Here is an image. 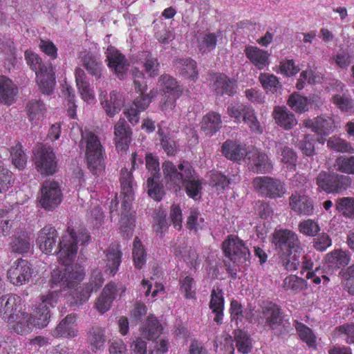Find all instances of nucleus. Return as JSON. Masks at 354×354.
Segmentation results:
<instances>
[{"instance_id":"f257e3e1","label":"nucleus","mask_w":354,"mask_h":354,"mask_svg":"<svg viewBox=\"0 0 354 354\" xmlns=\"http://www.w3.org/2000/svg\"><path fill=\"white\" fill-rule=\"evenodd\" d=\"M68 234L63 236L62 241L57 244V230L50 225L45 226L39 232L37 243L40 250L45 254H50L56 248L55 253L62 266L53 270L51 281L55 285L60 284L61 286L75 288V292L73 294L77 297L75 303L82 304L88 298V291L82 293L77 288L84 277V270L80 266L71 265L76 256L77 245L80 239L73 230L68 227Z\"/></svg>"},{"instance_id":"f03ea898","label":"nucleus","mask_w":354,"mask_h":354,"mask_svg":"<svg viewBox=\"0 0 354 354\" xmlns=\"http://www.w3.org/2000/svg\"><path fill=\"white\" fill-rule=\"evenodd\" d=\"M165 179L177 188L183 186L188 197L196 201L201 198L205 180L188 162H183L176 168L173 164L163 165Z\"/></svg>"},{"instance_id":"7ed1b4c3","label":"nucleus","mask_w":354,"mask_h":354,"mask_svg":"<svg viewBox=\"0 0 354 354\" xmlns=\"http://www.w3.org/2000/svg\"><path fill=\"white\" fill-rule=\"evenodd\" d=\"M25 57L30 68L35 71L37 84L43 93L50 95L55 85V77L50 63L44 64L35 53L26 50Z\"/></svg>"},{"instance_id":"20e7f679","label":"nucleus","mask_w":354,"mask_h":354,"mask_svg":"<svg viewBox=\"0 0 354 354\" xmlns=\"http://www.w3.org/2000/svg\"><path fill=\"white\" fill-rule=\"evenodd\" d=\"M351 183L349 176L334 172L322 171L316 178L318 189L327 194L341 193L350 187Z\"/></svg>"},{"instance_id":"39448f33","label":"nucleus","mask_w":354,"mask_h":354,"mask_svg":"<svg viewBox=\"0 0 354 354\" xmlns=\"http://www.w3.org/2000/svg\"><path fill=\"white\" fill-rule=\"evenodd\" d=\"M272 243L279 254L303 251L298 235L290 230H275L272 234Z\"/></svg>"},{"instance_id":"423d86ee","label":"nucleus","mask_w":354,"mask_h":354,"mask_svg":"<svg viewBox=\"0 0 354 354\" xmlns=\"http://www.w3.org/2000/svg\"><path fill=\"white\" fill-rule=\"evenodd\" d=\"M252 185L255 191L262 197L274 199L282 197L286 193V188L281 180L270 176L256 177Z\"/></svg>"},{"instance_id":"0eeeda50","label":"nucleus","mask_w":354,"mask_h":354,"mask_svg":"<svg viewBox=\"0 0 354 354\" xmlns=\"http://www.w3.org/2000/svg\"><path fill=\"white\" fill-rule=\"evenodd\" d=\"M225 257L235 262L243 259L246 261L250 256L249 249L243 240L234 234H230L222 243Z\"/></svg>"},{"instance_id":"6e6552de","label":"nucleus","mask_w":354,"mask_h":354,"mask_svg":"<svg viewBox=\"0 0 354 354\" xmlns=\"http://www.w3.org/2000/svg\"><path fill=\"white\" fill-rule=\"evenodd\" d=\"M133 83L136 89L142 91V94L133 101L130 108L124 111L126 117L133 125L138 122L139 113L141 111H144L149 106L151 101V97L149 95H144L142 93L145 86L144 79L142 80H134Z\"/></svg>"},{"instance_id":"1a4fd4ad","label":"nucleus","mask_w":354,"mask_h":354,"mask_svg":"<svg viewBox=\"0 0 354 354\" xmlns=\"http://www.w3.org/2000/svg\"><path fill=\"white\" fill-rule=\"evenodd\" d=\"M119 291H120V296H122L126 291V287L123 285L118 286L113 281L108 283L95 300L94 308L100 313H105L111 308L113 301L116 298L117 293Z\"/></svg>"},{"instance_id":"9d476101","label":"nucleus","mask_w":354,"mask_h":354,"mask_svg":"<svg viewBox=\"0 0 354 354\" xmlns=\"http://www.w3.org/2000/svg\"><path fill=\"white\" fill-rule=\"evenodd\" d=\"M62 194L59 185L55 181H46L42 185L39 203L45 209L50 211L61 203Z\"/></svg>"},{"instance_id":"9b49d317","label":"nucleus","mask_w":354,"mask_h":354,"mask_svg":"<svg viewBox=\"0 0 354 354\" xmlns=\"http://www.w3.org/2000/svg\"><path fill=\"white\" fill-rule=\"evenodd\" d=\"M57 299L58 293L56 291L41 297V302L37 308L36 317H33L35 326L44 328L48 325L50 318L49 307H54L57 303Z\"/></svg>"},{"instance_id":"f8f14e48","label":"nucleus","mask_w":354,"mask_h":354,"mask_svg":"<svg viewBox=\"0 0 354 354\" xmlns=\"http://www.w3.org/2000/svg\"><path fill=\"white\" fill-rule=\"evenodd\" d=\"M7 275L11 283L21 286L29 281L32 277L31 266L26 260L17 259L8 270Z\"/></svg>"},{"instance_id":"ddd939ff","label":"nucleus","mask_w":354,"mask_h":354,"mask_svg":"<svg viewBox=\"0 0 354 354\" xmlns=\"http://www.w3.org/2000/svg\"><path fill=\"white\" fill-rule=\"evenodd\" d=\"M22 310L20 297L8 294L0 298V316L5 321L11 324L15 316Z\"/></svg>"},{"instance_id":"4468645a","label":"nucleus","mask_w":354,"mask_h":354,"mask_svg":"<svg viewBox=\"0 0 354 354\" xmlns=\"http://www.w3.org/2000/svg\"><path fill=\"white\" fill-rule=\"evenodd\" d=\"M262 316L257 317L259 324L265 323L272 329L281 326L283 321L281 308L273 302H268L261 307Z\"/></svg>"},{"instance_id":"2eb2a0df","label":"nucleus","mask_w":354,"mask_h":354,"mask_svg":"<svg viewBox=\"0 0 354 354\" xmlns=\"http://www.w3.org/2000/svg\"><path fill=\"white\" fill-rule=\"evenodd\" d=\"M121 196H122V206L127 209L130 206V203L133 200V177L132 172L127 168H122L120 171Z\"/></svg>"},{"instance_id":"dca6fc26","label":"nucleus","mask_w":354,"mask_h":354,"mask_svg":"<svg viewBox=\"0 0 354 354\" xmlns=\"http://www.w3.org/2000/svg\"><path fill=\"white\" fill-rule=\"evenodd\" d=\"M107 59L109 67L120 79H124L129 69V64L125 57L113 47L107 50Z\"/></svg>"},{"instance_id":"f3484780","label":"nucleus","mask_w":354,"mask_h":354,"mask_svg":"<svg viewBox=\"0 0 354 354\" xmlns=\"http://www.w3.org/2000/svg\"><path fill=\"white\" fill-rule=\"evenodd\" d=\"M106 273L114 276L118 271L122 262V253L118 243H112L106 251Z\"/></svg>"},{"instance_id":"a211bd4d","label":"nucleus","mask_w":354,"mask_h":354,"mask_svg":"<svg viewBox=\"0 0 354 354\" xmlns=\"http://www.w3.org/2000/svg\"><path fill=\"white\" fill-rule=\"evenodd\" d=\"M223 155H260L257 149L253 146H246L236 140H227L221 146Z\"/></svg>"},{"instance_id":"6ab92c4d","label":"nucleus","mask_w":354,"mask_h":354,"mask_svg":"<svg viewBox=\"0 0 354 354\" xmlns=\"http://www.w3.org/2000/svg\"><path fill=\"white\" fill-rule=\"evenodd\" d=\"M291 209L299 214L311 215L314 211L313 202L308 196L292 194L289 198Z\"/></svg>"},{"instance_id":"aec40b11","label":"nucleus","mask_w":354,"mask_h":354,"mask_svg":"<svg viewBox=\"0 0 354 354\" xmlns=\"http://www.w3.org/2000/svg\"><path fill=\"white\" fill-rule=\"evenodd\" d=\"M224 305L225 299L222 290L219 288H217L216 290L214 288L211 291L209 307L212 310V313L215 315L214 321L218 325H221L223 323Z\"/></svg>"},{"instance_id":"412c9836","label":"nucleus","mask_w":354,"mask_h":354,"mask_svg":"<svg viewBox=\"0 0 354 354\" xmlns=\"http://www.w3.org/2000/svg\"><path fill=\"white\" fill-rule=\"evenodd\" d=\"M304 125L312 131L319 135H328L334 127V122L332 118L318 116L314 120H306L304 121Z\"/></svg>"},{"instance_id":"4be33fe9","label":"nucleus","mask_w":354,"mask_h":354,"mask_svg":"<svg viewBox=\"0 0 354 354\" xmlns=\"http://www.w3.org/2000/svg\"><path fill=\"white\" fill-rule=\"evenodd\" d=\"M236 81L223 73L217 75L214 77L213 88L217 95H234L236 92Z\"/></svg>"},{"instance_id":"5701e85b","label":"nucleus","mask_w":354,"mask_h":354,"mask_svg":"<svg viewBox=\"0 0 354 354\" xmlns=\"http://www.w3.org/2000/svg\"><path fill=\"white\" fill-rule=\"evenodd\" d=\"M272 116L275 122L285 130H290L297 124L295 115L285 106H275Z\"/></svg>"},{"instance_id":"b1692460","label":"nucleus","mask_w":354,"mask_h":354,"mask_svg":"<svg viewBox=\"0 0 354 354\" xmlns=\"http://www.w3.org/2000/svg\"><path fill=\"white\" fill-rule=\"evenodd\" d=\"M11 323H13L12 330L21 335L30 333L35 326L33 317L22 310L15 316L14 321H12Z\"/></svg>"},{"instance_id":"393cba45","label":"nucleus","mask_w":354,"mask_h":354,"mask_svg":"<svg viewBox=\"0 0 354 354\" xmlns=\"http://www.w3.org/2000/svg\"><path fill=\"white\" fill-rule=\"evenodd\" d=\"M246 57L259 70L269 64V54L255 46H246L244 50Z\"/></svg>"},{"instance_id":"a878e982","label":"nucleus","mask_w":354,"mask_h":354,"mask_svg":"<svg viewBox=\"0 0 354 354\" xmlns=\"http://www.w3.org/2000/svg\"><path fill=\"white\" fill-rule=\"evenodd\" d=\"M222 127L221 115L216 112H209L203 116L201 122V130L206 136H212Z\"/></svg>"},{"instance_id":"bb28decb","label":"nucleus","mask_w":354,"mask_h":354,"mask_svg":"<svg viewBox=\"0 0 354 354\" xmlns=\"http://www.w3.org/2000/svg\"><path fill=\"white\" fill-rule=\"evenodd\" d=\"M101 104L106 114L110 117H113L124 106V98L122 94L113 91L110 93L109 100H105L104 101L101 100Z\"/></svg>"},{"instance_id":"cd10ccee","label":"nucleus","mask_w":354,"mask_h":354,"mask_svg":"<svg viewBox=\"0 0 354 354\" xmlns=\"http://www.w3.org/2000/svg\"><path fill=\"white\" fill-rule=\"evenodd\" d=\"M176 70L184 77L194 80L198 77L196 62L190 58H176L174 61Z\"/></svg>"},{"instance_id":"c85d7f7f","label":"nucleus","mask_w":354,"mask_h":354,"mask_svg":"<svg viewBox=\"0 0 354 354\" xmlns=\"http://www.w3.org/2000/svg\"><path fill=\"white\" fill-rule=\"evenodd\" d=\"M36 168L41 175H53L57 171V161L55 156H34Z\"/></svg>"},{"instance_id":"c756f323","label":"nucleus","mask_w":354,"mask_h":354,"mask_svg":"<svg viewBox=\"0 0 354 354\" xmlns=\"http://www.w3.org/2000/svg\"><path fill=\"white\" fill-rule=\"evenodd\" d=\"M162 327L159 320L154 316H149L141 328V335L148 340L158 338L162 333Z\"/></svg>"},{"instance_id":"7c9ffc66","label":"nucleus","mask_w":354,"mask_h":354,"mask_svg":"<svg viewBox=\"0 0 354 354\" xmlns=\"http://www.w3.org/2000/svg\"><path fill=\"white\" fill-rule=\"evenodd\" d=\"M17 93V88L12 80L6 77H0V102L10 104L14 102Z\"/></svg>"},{"instance_id":"2f4dec72","label":"nucleus","mask_w":354,"mask_h":354,"mask_svg":"<svg viewBox=\"0 0 354 354\" xmlns=\"http://www.w3.org/2000/svg\"><path fill=\"white\" fill-rule=\"evenodd\" d=\"M75 317L73 315H68L62 319L54 331V336L62 337H73L77 335L75 328Z\"/></svg>"},{"instance_id":"473e14b6","label":"nucleus","mask_w":354,"mask_h":354,"mask_svg":"<svg viewBox=\"0 0 354 354\" xmlns=\"http://www.w3.org/2000/svg\"><path fill=\"white\" fill-rule=\"evenodd\" d=\"M140 61L143 64L146 73L151 77L158 75L160 63L150 52L143 51L139 56Z\"/></svg>"},{"instance_id":"72a5a7b5","label":"nucleus","mask_w":354,"mask_h":354,"mask_svg":"<svg viewBox=\"0 0 354 354\" xmlns=\"http://www.w3.org/2000/svg\"><path fill=\"white\" fill-rule=\"evenodd\" d=\"M160 175H153L147 179L148 195L156 201H160L165 194L164 188L160 181Z\"/></svg>"},{"instance_id":"f704fd0d","label":"nucleus","mask_w":354,"mask_h":354,"mask_svg":"<svg viewBox=\"0 0 354 354\" xmlns=\"http://www.w3.org/2000/svg\"><path fill=\"white\" fill-rule=\"evenodd\" d=\"M26 109L30 120L35 124L43 119L46 110L45 104L39 100H31Z\"/></svg>"},{"instance_id":"c9c22d12","label":"nucleus","mask_w":354,"mask_h":354,"mask_svg":"<svg viewBox=\"0 0 354 354\" xmlns=\"http://www.w3.org/2000/svg\"><path fill=\"white\" fill-rule=\"evenodd\" d=\"M295 328L299 338L306 344L308 348H316L317 338L311 328L298 322H296Z\"/></svg>"},{"instance_id":"e433bc0d","label":"nucleus","mask_w":354,"mask_h":354,"mask_svg":"<svg viewBox=\"0 0 354 354\" xmlns=\"http://www.w3.org/2000/svg\"><path fill=\"white\" fill-rule=\"evenodd\" d=\"M250 169L256 173L265 174L270 172L272 169V165L268 159V156H248Z\"/></svg>"},{"instance_id":"4c0bfd02","label":"nucleus","mask_w":354,"mask_h":354,"mask_svg":"<svg viewBox=\"0 0 354 354\" xmlns=\"http://www.w3.org/2000/svg\"><path fill=\"white\" fill-rule=\"evenodd\" d=\"M234 341L239 352L248 354L252 348V339L250 335L242 330L234 331Z\"/></svg>"},{"instance_id":"58836bf2","label":"nucleus","mask_w":354,"mask_h":354,"mask_svg":"<svg viewBox=\"0 0 354 354\" xmlns=\"http://www.w3.org/2000/svg\"><path fill=\"white\" fill-rule=\"evenodd\" d=\"M250 106L241 102H233L228 105L227 113L234 122L240 124Z\"/></svg>"},{"instance_id":"ea45409f","label":"nucleus","mask_w":354,"mask_h":354,"mask_svg":"<svg viewBox=\"0 0 354 354\" xmlns=\"http://www.w3.org/2000/svg\"><path fill=\"white\" fill-rule=\"evenodd\" d=\"M132 257L136 268L141 269L146 263L147 253L138 237L133 241Z\"/></svg>"},{"instance_id":"a19ab883","label":"nucleus","mask_w":354,"mask_h":354,"mask_svg":"<svg viewBox=\"0 0 354 354\" xmlns=\"http://www.w3.org/2000/svg\"><path fill=\"white\" fill-rule=\"evenodd\" d=\"M105 170L104 156H90V172L95 176L96 184L102 181Z\"/></svg>"},{"instance_id":"79ce46f5","label":"nucleus","mask_w":354,"mask_h":354,"mask_svg":"<svg viewBox=\"0 0 354 354\" xmlns=\"http://www.w3.org/2000/svg\"><path fill=\"white\" fill-rule=\"evenodd\" d=\"M158 82L165 93L181 94L182 93V89L177 81L170 75H162L158 80Z\"/></svg>"},{"instance_id":"37998d69","label":"nucleus","mask_w":354,"mask_h":354,"mask_svg":"<svg viewBox=\"0 0 354 354\" xmlns=\"http://www.w3.org/2000/svg\"><path fill=\"white\" fill-rule=\"evenodd\" d=\"M259 80L266 92L274 93L281 88V84L277 77L273 74L266 73H261L259 77Z\"/></svg>"},{"instance_id":"c03bdc74","label":"nucleus","mask_w":354,"mask_h":354,"mask_svg":"<svg viewBox=\"0 0 354 354\" xmlns=\"http://www.w3.org/2000/svg\"><path fill=\"white\" fill-rule=\"evenodd\" d=\"M180 291L187 299L196 298V286L194 278L190 276L180 277L179 279Z\"/></svg>"},{"instance_id":"a18cd8bd","label":"nucleus","mask_w":354,"mask_h":354,"mask_svg":"<svg viewBox=\"0 0 354 354\" xmlns=\"http://www.w3.org/2000/svg\"><path fill=\"white\" fill-rule=\"evenodd\" d=\"M350 259L348 252L342 250H335L327 254L328 262L337 268L347 266Z\"/></svg>"},{"instance_id":"49530a36","label":"nucleus","mask_w":354,"mask_h":354,"mask_svg":"<svg viewBox=\"0 0 354 354\" xmlns=\"http://www.w3.org/2000/svg\"><path fill=\"white\" fill-rule=\"evenodd\" d=\"M282 286L286 290L297 293L306 287V281L301 277L291 274L284 279Z\"/></svg>"},{"instance_id":"de8ad7c7","label":"nucleus","mask_w":354,"mask_h":354,"mask_svg":"<svg viewBox=\"0 0 354 354\" xmlns=\"http://www.w3.org/2000/svg\"><path fill=\"white\" fill-rule=\"evenodd\" d=\"M30 239L25 232L15 237L11 243L12 251L19 254L28 253L30 250Z\"/></svg>"},{"instance_id":"09e8293b","label":"nucleus","mask_w":354,"mask_h":354,"mask_svg":"<svg viewBox=\"0 0 354 354\" xmlns=\"http://www.w3.org/2000/svg\"><path fill=\"white\" fill-rule=\"evenodd\" d=\"M337 210L348 218H354V198L342 197L336 201Z\"/></svg>"},{"instance_id":"8fccbe9b","label":"nucleus","mask_w":354,"mask_h":354,"mask_svg":"<svg viewBox=\"0 0 354 354\" xmlns=\"http://www.w3.org/2000/svg\"><path fill=\"white\" fill-rule=\"evenodd\" d=\"M75 80L80 93L84 101L88 100V82L86 73L81 68L75 69Z\"/></svg>"},{"instance_id":"3c124183","label":"nucleus","mask_w":354,"mask_h":354,"mask_svg":"<svg viewBox=\"0 0 354 354\" xmlns=\"http://www.w3.org/2000/svg\"><path fill=\"white\" fill-rule=\"evenodd\" d=\"M308 100L297 93H293L289 96L288 106L297 113H304L308 111Z\"/></svg>"},{"instance_id":"603ef678","label":"nucleus","mask_w":354,"mask_h":354,"mask_svg":"<svg viewBox=\"0 0 354 354\" xmlns=\"http://www.w3.org/2000/svg\"><path fill=\"white\" fill-rule=\"evenodd\" d=\"M204 218L201 216L200 212L196 209H192L187 219L186 227L189 231L196 232L204 227Z\"/></svg>"},{"instance_id":"864d4df0","label":"nucleus","mask_w":354,"mask_h":354,"mask_svg":"<svg viewBox=\"0 0 354 354\" xmlns=\"http://www.w3.org/2000/svg\"><path fill=\"white\" fill-rule=\"evenodd\" d=\"M242 121L248 126V128L252 132L259 134L263 133V128L257 119L255 111L252 106L250 107Z\"/></svg>"},{"instance_id":"5fc2aeb1","label":"nucleus","mask_w":354,"mask_h":354,"mask_svg":"<svg viewBox=\"0 0 354 354\" xmlns=\"http://www.w3.org/2000/svg\"><path fill=\"white\" fill-rule=\"evenodd\" d=\"M217 43V37L214 33H207L204 35L198 40V49L202 53H206L214 50Z\"/></svg>"},{"instance_id":"6e6d98bb","label":"nucleus","mask_w":354,"mask_h":354,"mask_svg":"<svg viewBox=\"0 0 354 354\" xmlns=\"http://www.w3.org/2000/svg\"><path fill=\"white\" fill-rule=\"evenodd\" d=\"M230 314L232 322L236 326L242 324L244 319V310L241 304L237 300L233 299L230 302Z\"/></svg>"},{"instance_id":"4d7b16f0","label":"nucleus","mask_w":354,"mask_h":354,"mask_svg":"<svg viewBox=\"0 0 354 354\" xmlns=\"http://www.w3.org/2000/svg\"><path fill=\"white\" fill-rule=\"evenodd\" d=\"M298 228L300 233L307 236H315L320 231L319 224L313 219L300 222Z\"/></svg>"},{"instance_id":"13d9d810","label":"nucleus","mask_w":354,"mask_h":354,"mask_svg":"<svg viewBox=\"0 0 354 354\" xmlns=\"http://www.w3.org/2000/svg\"><path fill=\"white\" fill-rule=\"evenodd\" d=\"M327 145L328 147L338 152L354 153V149L351 145L339 138H330L328 140Z\"/></svg>"},{"instance_id":"bf43d9fd","label":"nucleus","mask_w":354,"mask_h":354,"mask_svg":"<svg viewBox=\"0 0 354 354\" xmlns=\"http://www.w3.org/2000/svg\"><path fill=\"white\" fill-rule=\"evenodd\" d=\"M336 164L339 171L348 174H354V156H338Z\"/></svg>"},{"instance_id":"052dcab7","label":"nucleus","mask_w":354,"mask_h":354,"mask_svg":"<svg viewBox=\"0 0 354 354\" xmlns=\"http://www.w3.org/2000/svg\"><path fill=\"white\" fill-rule=\"evenodd\" d=\"M163 124V122H161L160 124H158V133L160 138V144L164 151L167 153V155H172L174 152H175L176 144L175 141L168 138L162 129V126Z\"/></svg>"},{"instance_id":"680f3d73","label":"nucleus","mask_w":354,"mask_h":354,"mask_svg":"<svg viewBox=\"0 0 354 354\" xmlns=\"http://www.w3.org/2000/svg\"><path fill=\"white\" fill-rule=\"evenodd\" d=\"M230 180L227 177L218 171H212L210 174L209 185L217 190H223L228 187Z\"/></svg>"},{"instance_id":"e2e57ef3","label":"nucleus","mask_w":354,"mask_h":354,"mask_svg":"<svg viewBox=\"0 0 354 354\" xmlns=\"http://www.w3.org/2000/svg\"><path fill=\"white\" fill-rule=\"evenodd\" d=\"M104 331L97 328L94 330L90 336V346L93 351L103 349L105 343Z\"/></svg>"},{"instance_id":"0e129e2a","label":"nucleus","mask_w":354,"mask_h":354,"mask_svg":"<svg viewBox=\"0 0 354 354\" xmlns=\"http://www.w3.org/2000/svg\"><path fill=\"white\" fill-rule=\"evenodd\" d=\"M332 101L343 111H348L353 107V100L344 93L343 95H334Z\"/></svg>"},{"instance_id":"69168bd1","label":"nucleus","mask_w":354,"mask_h":354,"mask_svg":"<svg viewBox=\"0 0 354 354\" xmlns=\"http://www.w3.org/2000/svg\"><path fill=\"white\" fill-rule=\"evenodd\" d=\"M12 174L7 169L0 171V194L5 193L14 184Z\"/></svg>"},{"instance_id":"338daca9","label":"nucleus","mask_w":354,"mask_h":354,"mask_svg":"<svg viewBox=\"0 0 354 354\" xmlns=\"http://www.w3.org/2000/svg\"><path fill=\"white\" fill-rule=\"evenodd\" d=\"M114 134L115 138H130L131 131L130 130L129 124L124 120L120 119L115 125Z\"/></svg>"},{"instance_id":"774afa93","label":"nucleus","mask_w":354,"mask_h":354,"mask_svg":"<svg viewBox=\"0 0 354 354\" xmlns=\"http://www.w3.org/2000/svg\"><path fill=\"white\" fill-rule=\"evenodd\" d=\"M169 217L174 227L177 230L182 228L183 215L180 207L178 205H172L170 209Z\"/></svg>"}]
</instances>
